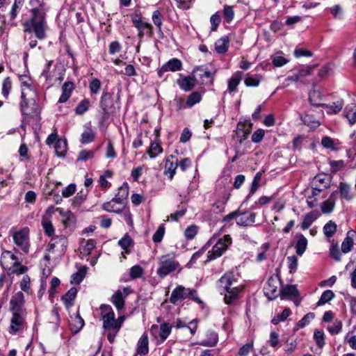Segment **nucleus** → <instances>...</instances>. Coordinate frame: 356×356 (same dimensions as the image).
I'll return each instance as SVG.
<instances>
[{
    "label": "nucleus",
    "instance_id": "obj_3",
    "mask_svg": "<svg viewBox=\"0 0 356 356\" xmlns=\"http://www.w3.org/2000/svg\"><path fill=\"white\" fill-rule=\"evenodd\" d=\"M175 254H168L159 258V267L156 273L160 278H164L176 270H181L180 264L175 260Z\"/></svg>",
    "mask_w": 356,
    "mask_h": 356
},
{
    "label": "nucleus",
    "instance_id": "obj_56",
    "mask_svg": "<svg viewBox=\"0 0 356 356\" xmlns=\"http://www.w3.org/2000/svg\"><path fill=\"white\" fill-rule=\"evenodd\" d=\"M152 19L153 23L156 26L159 31H161L162 15L159 10L153 12Z\"/></svg>",
    "mask_w": 356,
    "mask_h": 356
},
{
    "label": "nucleus",
    "instance_id": "obj_21",
    "mask_svg": "<svg viewBox=\"0 0 356 356\" xmlns=\"http://www.w3.org/2000/svg\"><path fill=\"white\" fill-rule=\"evenodd\" d=\"M280 296L282 299H288L298 297L299 293L296 285L288 284L280 291Z\"/></svg>",
    "mask_w": 356,
    "mask_h": 356
},
{
    "label": "nucleus",
    "instance_id": "obj_6",
    "mask_svg": "<svg viewBox=\"0 0 356 356\" xmlns=\"http://www.w3.org/2000/svg\"><path fill=\"white\" fill-rule=\"evenodd\" d=\"M172 326L168 323L160 325H152L150 328L152 336L158 341L159 343H163L171 333Z\"/></svg>",
    "mask_w": 356,
    "mask_h": 356
},
{
    "label": "nucleus",
    "instance_id": "obj_9",
    "mask_svg": "<svg viewBox=\"0 0 356 356\" xmlns=\"http://www.w3.org/2000/svg\"><path fill=\"white\" fill-rule=\"evenodd\" d=\"M279 285L280 280L278 279L270 277L264 286V293L268 299L274 300L280 295L277 290Z\"/></svg>",
    "mask_w": 356,
    "mask_h": 356
},
{
    "label": "nucleus",
    "instance_id": "obj_23",
    "mask_svg": "<svg viewBox=\"0 0 356 356\" xmlns=\"http://www.w3.org/2000/svg\"><path fill=\"white\" fill-rule=\"evenodd\" d=\"M125 320V316L124 315L119 316L118 318L115 320V331L113 333H107V339L111 343H113L115 341V338L116 335L120 332L122 324Z\"/></svg>",
    "mask_w": 356,
    "mask_h": 356
},
{
    "label": "nucleus",
    "instance_id": "obj_22",
    "mask_svg": "<svg viewBox=\"0 0 356 356\" xmlns=\"http://www.w3.org/2000/svg\"><path fill=\"white\" fill-rule=\"evenodd\" d=\"M255 213H251L248 214L246 213H241L239 217L236 220V223L241 226H250L255 222Z\"/></svg>",
    "mask_w": 356,
    "mask_h": 356
},
{
    "label": "nucleus",
    "instance_id": "obj_44",
    "mask_svg": "<svg viewBox=\"0 0 356 356\" xmlns=\"http://www.w3.org/2000/svg\"><path fill=\"white\" fill-rule=\"evenodd\" d=\"M162 147L160 144L156 143H152L150 147L147 150V153L149 154L150 158H155L159 154L162 152Z\"/></svg>",
    "mask_w": 356,
    "mask_h": 356
},
{
    "label": "nucleus",
    "instance_id": "obj_55",
    "mask_svg": "<svg viewBox=\"0 0 356 356\" xmlns=\"http://www.w3.org/2000/svg\"><path fill=\"white\" fill-rule=\"evenodd\" d=\"M201 100V95L198 92H192L187 99V106L191 107Z\"/></svg>",
    "mask_w": 356,
    "mask_h": 356
},
{
    "label": "nucleus",
    "instance_id": "obj_64",
    "mask_svg": "<svg viewBox=\"0 0 356 356\" xmlns=\"http://www.w3.org/2000/svg\"><path fill=\"white\" fill-rule=\"evenodd\" d=\"M253 350V342L247 343L240 348L239 356H247Z\"/></svg>",
    "mask_w": 356,
    "mask_h": 356
},
{
    "label": "nucleus",
    "instance_id": "obj_29",
    "mask_svg": "<svg viewBox=\"0 0 356 356\" xmlns=\"http://www.w3.org/2000/svg\"><path fill=\"white\" fill-rule=\"evenodd\" d=\"M180 88L185 91L191 90L195 85V79L193 76H185L178 82Z\"/></svg>",
    "mask_w": 356,
    "mask_h": 356
},
{
    "label": "nucleus",
    "instance_id": "obj_41",
    "mask_svg": "<svg viewBox=\"0 0 356 356\" xmlns=\"http://www.w3.org/2000/svg\"><path fill=\"white\" fill-rule=\"evenodd\" d=\"M144 274V269L140 265H135L130 268L129 276L132 280L141 277Z\"/></svg>",
    "mask_w": 356,
    "mask_h": 356
},
{
    "label": "nucleus",
    "instance_id": "obj_11",
    "mask_svg": "<svg viewBox=\"0 0 356 356\" xmlns=\"http://www.w3.org/2000/svg\"><path fill=\"white\" fill-rule=\"evenodd\" d=\"M190 288H185L182 286H178L174 289L171 293L170 300V302L176 305L178 302H180L184 299L188 298Z\"/></svg>",
    "mask_w": 356,
    "mask_h": 356
},
{
    "label": "nucleus",
    "instance_id": "obj_10",
    "mask_svg": "<svg viewBox=\"0 0 356 356\" xmlns=\"http://www.w3.org/2000/svg\"><path fill=\"white\" fill-rule=\"evenodd\" d=\"M182 68V63L178 58H172L165 63L160 69L158 70V75L162 77L165 72L168 71L177 72Z\"/></svg>",
    "mask_w": 356,
    "mask_h": 356
},
{
    "label": "nucleus",
    "instance_id": "obj_26",
    "mask_svg": "<svg viewBox=\"0 0 356 356\" xmlns=\"http://www.w3.org/2000/svg\"><path fill=\"white\" fill-rule=\"evenodd\" d=\"M352 246H341V250H339V246H331L330 249V252L331 257L337 260H340V257L341 253L346 254L351 250Z\"/></svg>",
    "mask_w": 356,
    "mask_h": 356
},
{
    "label": "nucleus",
    "instance_id": "obj_57",
    "mask_svg": "<svg viewBox=\"0 0 356 356\" xmlns=\"http://www.w3.org/2000/svg\"><path fill=\"white\" fill-rule=\"evenodd\" d=\"M95 152L92 150L83 149L79 154L77 160L81 161H86L94 157Z\"/></svg>",
    "mask_w": 356,
    "mask_h": 356
},
{
    "label": "nucleus",
    "instance_id": "obj_31",
    "mask_svg": "<svg viewBox=\"0 0 356 356\" xmlns=\"http://www.w3.org/2000/svg\"><path fill=\"white\" fill-rule=\"evenodd\" d=\"M21 99L20 108L22 115H31L34 114V109L29 106V101L23 91L21 94Z\"/></svg>",
    "mask_w": 356,
    "mask_h": 356
},
{
    "label": "nucleus",
    "instance_id": "obj_24",
    "mask_svg": "<svg viewBox=\"0 0 356 356\" xmlns=\"http://www.w3.org/2000/svg\"><path fill=\"white\" fill-rule=\"evenodd\" d=\"M227 246H213L211 250H209L207 253V259L204 262H209L218 257H220L227 250Z\"/></svg>",
    "mask_w": 356,
    "mask_h": 356
},
{
    "label": "nucleus",
    "instance_id": "obj_7",
    "mask_svg": "<svg viewBox=\"0 0 356 356\" xmlns=\"http://www.w3.org/2000/svg\"><path fill=\"white\" fill-rule=\"evenodd\" d=\"M99 104L103 111L104 118H107L109 115L116 111V108L113 104V94L110 92H103Z\"/></svg>",
    "mask_w": 356,
    "mask_h": 356
},
{
    "label": "nucleus",
    "instance_id": "obj_39",
    "mask_svg": "<svg viewBox=\"0 0 356 356\" xmlns=\"http://www.w3.org/2000/svg\"><path fill=\"white\" fill-rule=\"evenodd\" d=\"M291 314V310L289 308H285L281 314L274 316L271 320L273 325H277L279 323L285 321Z\"/></svg>",
    "mask_w": 356,
    "mask_h": 356
},
{
    "label": "nucleus",
    "instance_id": "obj_4",
    "mask_svg": "<svg viewBox=\"0 0 356 356\" xmlns=\"http://www.w3.org/2000/svg\"><path fill=\"white\" fill-rule=\"evenodd\" d=\"M102 327L107 333H113L115 331V315L113 308L109 305L103 304L99 307Z\"/></svg>",
    "mask_w": 356,
    "mask_h": 356
},
{
    "label": "nucleus",
    "instance_id": "obj_37",
    "mask_svg": "<svg viewBox=\"0 0 356 356\" xmlns=\"http://www.w3.org/2000/svg\"><path fill=\"white\" fill-rule=\"evenodd\" d=\"M334 298V293L331 290H326L323 292L319 300L317 302V306H322L330 302Z\"/></svg>",
    "mask_w": 356,
    "mask_h": 356
},
{
    "label": "nucleus",
    "instance_id": "obj_50",
    "mask_svg": "<svg viewBox=\"0 0 356 356\" xmlns=\"http://www.w3.org/2000/svg\"><path fill=\"white\" fill-rule=\"evenodd\" d=\"M337 230V225L332 222L330 221L325 225L323 227V232L327 237H331Z\"/></svg>",
    "mask_w": 356,
    "mask_h": 356
},
{
    "label": "nucleus",
    "instance_id": "obj_15",
    "mask_svg": "<svg viewBox=\"0 0 356 356\" xmlns=\"http://www.w3.org/2000/svg\"><path fill=\"white\" fill-rule=\"evenodd\" d=\"M251 131V124L243 122H238L236 130L235 131L236 137L238 139L240 143L245 140Z\"/></svg>",
    "mask_w": 356,
    "mask_h": 356
},
{
    "label": "nucleus",
    "instance_id": "obj_48",
    "mask_svg": "<svg viewBox=\"0 0 356 356\" xmlns=\"http://www.w3.org/2000/svg\"><path fill=\"white\" fill-rule=\"evenodd\" d=\"M314 338L319 348H322L325 345V334L323 330H316L314 333Z\"/></svg>",
    "mask_w": 356,
    "mask_h": 356
},
{
    "label": "nucleus",
    "instance_id": "obj_52",
    "mask_svg": "<svg viewBox=\"0 0 356 356\" xmlns=\"http://www.w3.org/2000/svg\"><path fill=\"white\" fill-rule=\"evenodd\" d=\"M315 317V314L313 312H309L305 315L303 318L297 323V327L298 328H303L307 325Z\"/></svg>",
    "mask_w": 356,
    "mask_h": 356
},
{
    "label": "nucleus",
    "instance_id": "obj_62",
    "mask_svg": "<svg viewBox=\"0 0 356 356\" xmlns=\"http://www.w3.org/2000/svg\"><path fill=\"white\" fill-rule=\"evenodd\" d=\"M330 165L331 166V171L332 173H336L344 168L345 163L343 160L330 161Z\"/></svg>",
    "mask_w": 356,
    "mask_h": 356
},
{
    "label": "nucleus",
    "instance_id": "obj_17",
    "mask_svg": "<svg viewBox=\"0 0 356 356\" xmlns=\"http://www.w3.org/2000/svg\"><path fill=\"white\" fill-rule=\"evenodd\" d=\"M77 292L78 290L76 287H72L61 297V300L63 302L67 309L73 306Z\"/></svg>",
    "mask_w": 356,
    "mask_h": 356
},
{
    "label": "nucleus",
    "instance_id": "obj_5",
    "mask_svg": "<svg viewBox=\"0 0 356 356\" xmlns=\"http://www.w3.org/2000/svg\"><path fill=\"white\" fill-rule=\"evenodd\" d=\"M8 332L12 335L22 332L26 327V317L27 312L11 313Z\"/></svg>",
    "mask_w": 356,
    "mask_h": 356
},
{
    "label": "nucleus",
    "instance_id": "obj_32",
    "mask_svg": "<svg viewBox=\"0 0 356 356\" xmlns=\"http://www.w3.org/2000/svg\"><path fill=\"white\" fill-rule=\"evenodd\" d=\"M229 47V39L228 37L225 36L218 40L215 43V49L219 54L225 53Z\"/></svg>",
    "mask_w": 356,
    "mask_h": 356
},
{
    "label": "nucleus",
    "instance_id": "obj_18",
    "mask_svg": "<svg viewBox=\"0 0 356 356\" xmlns=\"http://www.w3.org/2000/svg\"><path fill=\"white\" fill-rule=\"evenodd\" d=\"M29 229L24 228L13 234L14 242L16 245H24L29 243Z\"/></svg>",
    "mask_w": 356,
    "mask_h": 356
},
{
    "label": "nucleus",
    "instance_id": "obj_27",
    "mask_svg": "<svg viewBox=\"0 0 356 356\" xmlns=\"http://www.w3.org/2000/svg\"><path fill=\"white\" fill-rule=\"evenodd\" d=\"M323 96L318 90L313 89L309 94V100L312 105L315 106H324L325 104L321 103Z\"/></svg>",
    "mask_w": 356,
    "mask_h": 356
},
{
    "label": "nucleus",
    "instance_id": "obj_14",
    "mask_svg": "<svg viewBox=\"0 0 356 356\" xmlns=\"http://www.w3.org/2000/svg\"><path fill=\"white\" fill-rule=\"evenodd\" d=\"M128 289L124 288L123 291L118 290L111 297V302L115 306L118 311L124 307V298L128 295Z\"/></svg>",
    "mask_w": 356,
    "mask_h": 356
},
{
    "label": "nucleus",
    "instance_id": "obj_47",
    "mask_svg": "<svg viewBox=\"0 0 356 356\" xmlns=\"http://www.w3.org/2000/svg\"><path fill=\"white\" fill-rule=\"evenodd\" d=\"M189 295H188V298L197 304H198L202 308L204 307V302L199 298L197 291L194 289H189Z\"/></svg>",
    "mask_w": 356,
    "mask_h": 356
},
{
    "label": "nucleus",
    "instance_id": "obj_33",
    "mask_svg": "<svg viewBox=\"0 0 356 356\" xmlns=\"http://www.w3.org/2000/svg\"><path fill=\"white\" fill-rule=\"evenodd\" d=\"M241 80V73L237 72L235 73L228 81V90L230 92H234L237 89L240 81Z\"/></svg>",
    "mask_w": 356,
    "mask_h": 356
},
{
    "label": "nucleus",
    "instance_id": "obj_51",
    "mask_svg": "<svg viewBox=\"0 0 356 356\" xmlns=\"http://www.w3.org/2000/svg\"><path fill=\"white\" fill-rule=\"evenodd\" d=\"M90 106V102L87 99H83L76 106L75 112L77 115H83Z\"/></svg>",
    "mask_w": 356,
    "mask_h": 356
},
{
    "label": "nucleus",
    "instance_id": "obj_49",
    "mask_svg": "<svg viewBox=\"0 0 356 356\" xmlns=\"http://www.w3.org/2000/svg\"><path fill=\"white\" fill-rule=\"evenodd\" d=\"M327 329L331 335H336L341 331L342 323L340 320L336 319L333 325L328 326Z\"/></svg>",
    "mask_w": 356,
    "mask_h": 356
},
{
    "label": "nucleus",
    "instance_id": "obj_20",
    "mask_svg": "<svg viewBox=\"0 0 356 356\" xmlns=\"http://www.w3.org/2000/svg\"><path fill=\"white\" fill-rule=\"evenodd\" d=\"M74 89V84L72 81H66L62 86V95H60L58 102L65 103L70 97L72 91Z\"/></svg>",
    "mask_w": 356,
    "mask_h": 356
},
{
    "label": "nucleus",
    "instance_id": "obj_58",
    "mask_svg": "<svg viewBox=\"0 0 356 356\" xmlns=\"http://www.w3.org/2000/svg\"><path fill=\"white\" fill-rule=\"evenodd\" d=\"M116 195L123 200L127 198L129 195V185L127 182L123 183L118 188V192Z\"/></svg>",
    "mask_w": 356,
    "mask_h": 356
},
{
    "label": "nucleus",
    "instance_id": "obj_60",
    "mask_svg": "<svg viewBox=\"0 0 356 356\" xmlns=\"http://www.w3.org/2000/svg\"><path fill=\"white\" fill-rule=\"evenodd\" d=\"M94 138L95 135L92 130L86 131L81 134V142L83 144L89 143L92 142Z\"/></svg>",
    "mask_w": 356,
    "mask_h": 356
},
{
    "label": "nucleus",
    "instance_id": "obj_28",
    "mask_svg": "<svg viewBox=\"0 0 356 356\" xmlns=\"http://www.w3.org/2000/svg\"><path fill=\"white\" fill-rule=\"evenodd\" d=\"M344 115L348 119L350 124L356 122V104H350L346 106Z\"/></svg>",
    "mask_w": 356,
    "mask_h": 356
},
{
    "label": "nucleus",
    "instance_id": "obj_38",
    "mask_svg": "<svg viewBox=\"0 0 356 356\" xmlns=\"http://www.w3.org/2000/svg\"><path fill=\"white\" fill-rule=\"evenodd\" d=\"M222 16L224 20L227 23H230L234 17V11L233 7L228 5H225L222 10Z\"/></svg>",
    "mask_w": 356,
    "mask_h": 356
},
{
    "label": "nucleus",
    "instance_id": "obj_30",
    "mask_svg": "<svg viewBox=\"0 0 356 356\" xmlns=\"http://www.w3.org/2000/svg\"><path fill=\"white\" fill-rule=\"evenodd\" d=\"M88 193V189L80 191L72 200V207L79 209L86 200Z\"/></svg>",
    "mask_w": 356,
    "mask_h": 356
},
{
    "label": "nucleus",
    "instance_id": "obj_54",
    "mask_svg": "<svg viewBox=\"0 0 356 356\" xmlns=\"http://www.w3.org/2000/svg\"><path fill=\"white\" fill-rule=\"evenodd\" d=\"M341 245H356V232L350 230Z\"/></svg>",
    "mask_w": 356,
    "mask_h": 356
},
{
    "label": "nucleus",
    "instance_id": "obj_43",
    "mask_svg": "<svg viewBox=\"0 0 356 356\" xmlns=\"http://www.w3.org/2000/svg\"><path fill=\"white\" fill-rule=\"evenodd\" d=\"M216 238H211L207 243V245H211L215 243V245H229L232 243V238L229 235H225L222 238H219L216 241Z\"/></svg>",
    "mask_w": 356,
    "mask_h": 356
},
{
    "label": "nucleus",
    "instance_id": "obj_40",
    "mask_svg": "<svg viewBox=\"0 0 356 356\" xmlns=\"http://www.w3.org/2000/svg\"><path fill=\"white\" fill-rule=\"evenodd\" d=\"M55 150L58 156H64L67 150L66 140L59 139L56 142Z\"/></svg>",
    "mask_w": 356,
    "mask_h": 356
},
{
    "label": "nucleus",
    "instance_id": "obj_53",
    "mask_svg": "<svg viewBox=\"0 0 356 356\" xmlns=\"http://www.w3.org/2000/svg\"><path fill=\"white\" fill-rule=\"evenodd\" d=\"M12 88V81L10 77L4 79L2 83V95L5 98H8Z\"/></svg>",
    "mask_w": 356,
    "mask_h": 356
},
{
    "label": "nucleus",
    "instance_id": "obj_25",
    "mask_svg": "<svg viewBox=\"0 0 356 356\" xmlns=\"http://www.w3.org/2000/svg\"><path fill=\"white\" fill-rule=\"evenodd\" d=\"M87 270L88 267L86 266H83L79 268L78 270L72 275L71 283L79 284L86 277Z\"/></svg>",
    "mask_w": 356,
    "mask_h": 356
},
{
    "label": "nucleus",
    "instance_id": "obj_1",
    "mask_svg": "<svg viewBox=\"0 0 356 356\" xmlns=\"http://www.w3.org/2000/svg\"><path fill=\"white\" fill-rule=\"evenodd\" d=\"M238 274L233 271L225 273L217 282L216 287L220 294H224L225 302L232 304L238 297L243 286L238 283Z\"/></svg>",
    "mask_w": 356,
    "mask_h": 356
},
{
    "label": "nucleus",
    "instance_id": "obj_16",
    "mask_svg": "<svg viewBox=\"0 0 356 356\" xmlns=\"http://www.w3.org/2000/svg\"><path fill=\"white\" fill-rule=\"evenodd\" d=\"M84 324V320L81 317L79 312L75 316H70V319L69 321V328L72 333H78L83 328Z\"/></svg>",
    "mask_w": 356,
    "mask_h": 356
},
{
    "label": "nucleus",
    "instance_id": "obj_13",
    "mask_svg": "<svg viewBox=\"0 0 356 356\" xmlns=\"http://www.w3.org/2000/svg\"><path fill=\"white\" fill-rule=\"evenodd\" d=\"M132 22L135 26V27L138 30V36L139 38L143 37L145 35L144 28L147 29L146 35L152 37L153 35V27L152 24L147 22H143L140 19H136L135 17L132 18Z\"/></svg>",
    "mask_w": 356,
    "mask_h": 356
},
{
    "label": "nucleus",
    "instance_id": "obj_12",
    "mask_svg": "<svg viewBox=\"0 0 356 356\" xmlns=\"http://www.w3.org/2000/svg\"><path fill=\"white\" fill-rule=\"evenodd\" d=\"M206 339L197 342V344L204 347H215L218 342V334L213 330H208L205 333Z\"/></svg>",
    "mask_w": 356,
    "mask_h": 356
},
{
    "label": "nucleus",
    "instance_id": "obj_34",
    "mask_svg": "<svg viewBox=\"0 0 356 356\" xmlns=\"http://www.w3.org/2000/svg\"><path fill=\"white\" fill-rule=\"evenodd\" d=\"M339 191L342 198L346 200H350L353 198V195L350 194V186L349 184L340 182Z\"/></svg>",
    "mask_w": 356,
    "mask_h": 356
},
{
    "label": "nucleus",
    "instance_id": "obj_42",
    "mask_svg": "<svg viewBox=\"0 0 356 356\" xmlns=\"http://www.w3.org/2000/svg\"><path fill=\"white\" fill-rule=\"evenodd\" d=\"M343 101H337L335 102H333L330 105H325L324 106H326L327 108V113L329 114H336L339 113L343 108Z\"/></svg>",
    "mask_w": 356,
    "mask_h": 356
},
{
    "label": "nucleus",
    "instance_id": "obj_46",
    "mask_svg": "<svg viewBox=\"0 0 356 356\" xmlns=\"http://www.w3.org/2000/svg\"><path fill=\"white\" fill-rule=\"evenodd\" d=\"M322 145L327 149H330L332 150H337L338 149L337 146V143L335 140L330 137L324 136L321 140Z\"/></svg>",
    "mask_w": 356,
    "mask_h": 356
},
{
    "label": "nucleus",
    "instance_id": "obj_63",
    "mask_svg": "<svg viewBox=\"0 0 356 356\" xmlns=\"http://www.w3.org/2000/svg\"><path fill=\"white\" fill-rule=\"evenodd\" d=\"M165 233V227L163 225L159 227L158 229L153 234L152 240L154 243H157L161 241Z\"/></svg>",
    "mask_w": 356,
    "mask_h": 356
},
{
    "label": "nucleus",
    "instance_id": "obj_36",
    "mask_svg": "<svg viewBox=\"0 0 356 356\" xmlns=\"http://www.w3.org/2000/svg\"><path fill=\"white\" fill-rule=\"evenodd\" d=\"M317 218V215L315 214L314 211L308 213L304 216L303 220L301 224V227L303 229L309 228L313 222Z\"/></svg>",
    "mask_w": 356,
    "mask_h": 356
},
{
    "label": "nucleus",
    "instance_id": "obj_8",
    "mask_svg": "<svg viewBox=\"0 0 356 356\" xmlns=\"http://www.w3.org/2000/svg\"><path fill=\"white\" fill-rule=\"evenodd\" d=\"M25 298L22 291L15 293L10 300V311L11 313L27 312L24 307Z\"/></svg>",
    "mask_w": 356,
    "mask_h": 356
},
{
    "label": "nucleus",
    "instance_id": "obj_19",
    "mask_svg": "<svg viewBox=\"0 0 356 356\" xmlns=\"http://www.w3.org/2000/svg\"><path fill=\"white\" fill-rule=\"evenodd\" d=\"M136 352L140 355H145L149 352V340L147 332H144L139 339Z\"/></svg>",
    "mask_w": 356,
    "mask_h": 356
},
{
    "label": "nucleus",
    "instance_id": "obj_35",
    "mask_svg": "<svg viewBox=\"0 0 356 356\" xmlns=\"http://www.w3.org/2000/svg\"><path fill=\"white\" fill-rule=\"evenodd\" d=\"M56 246H49V248L47 249V254L44 255V259L47 261H49L51 260H56L58 259H59L61 255L63 254V249H62L61 250L58 251V252L57 254H55V248Z\"/></svg>",
    "mask_w": 356,
    "mask_h": 356
},
{
    "label": "nucleus",
    "instance_id": "obj_59",
    "mask_svg": "<svg viewBox=\"0 0 356 356\" xmlns=\"http://www.w3.org/2000/svg\"><path fill=\"white\" fill-rule=\"evenodd\" d=\"M288 268L291 273L295 272L298 268V258L295 255L287 257Z\"/></svg>",
    "mask_w": 356,
    "mask_h": 356
},
{
    "label": "nucleus",
    "instance_id": "obj_61",
    "mask_svg": "<svg viewBox=\"0 0 356 356\" xmlns=\"http://www.w3.org/2000/svg\"><path fill=\"white\" fill-rule=\"evenodd\" d=\"M90 91L91 94L96 95L98 93L101 88V81L98 79H93L89 84Z\"/></svg>",
    "mask_w": 356,
    "mask_h": 356
},
{
    "label": "nucleus",
    "instance_id": "obj_2",
    "mask_svg": "<svg viewBox=\"0 0 356 356\" xmlns=\"http://www.w3.org/2000/svg\"><path fill=\"white\" fill-rule=\"evenodd\" d=\"M32 16L31 19L26 20L24 24V32H34L35 36L39 40H43L46 37V13L44 8H33L31 10Z\"/></svg>",
    "mask_w": 356,
    "mask_h": 356
},
{
    "label": "nucleus",
    "instance_id": "obj_45",
    "mask_svg": "<svg viewBox=\"0 0 356 356\" xmlns=\"http://www.w3.org/2000/svg\"><path fill=\"white\" fill-rule=\"evenodd\" d=\"M177 165L178 164L177 163H173V162H171L169 160L166 161L165 164V173L168 175L170 179L174 177Z\"/></svg>",
    "mask_w": 356,
    "mask_h": 356
}]
</instances>
